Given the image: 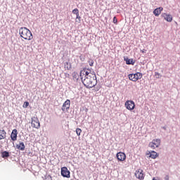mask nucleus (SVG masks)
I'll return each instance as SVG.
<instances>
[{
    "label": "nucleus",
    "mask_w": 180,
    "mask_h": 180,
    "mask_svg": "<svg viewBox=\"0 0 180 180\" xmlns=\"http://www.w3.org/2000/svg\"><path fill=\"white\" fill-rule=\"evenodd\" d=\"M79 75L86 88H94L98 84L96 74L91 69H83L80 71Z\"/></svg>",
    "instance_id": "f257e3e1"
},
{
    "label": "nucleus",
    "mask_w": 180,
    "mask_h": 180,
    "mask_svg": "<svg viewBox=\"0 0 180 180\" xmlns=\"http://www.w3.org/2000/svg\"><path fill=\"white\" fill-rule=\"evenodd\" d=\"M19 34L22 39H24V40L30 41L33 39V34H32V31L26 27H21L19 29Z\"/></svg>",
    "instance_id": "f03ea898"
},
{
    "label": "nucleus",
    "mask_w": 180,
    "mask_h": 180,
    "mask_svg": "<svg viewBox=\"0 0 180 180\" xmlns=\"http://www.w3.org/2000/svg\"><path fill=\"white\" fill-rule=\"evenodd\" d=\"M128 77L130 81L136 82L139 81V79H141V78H143V74H141V72H136V74H130Z\"/></svg>",
    "instance_id": "7ed1b4c3"
},
{
    "label": "nucleus",
    "mask_w": 180,
    "mask_h": 180,
    "mask_svg": "<svg viewBox=\"0 0 180 180\" xmlns=\"http://www.w3.org/2000/svg\"><path fill=\"white\" fill-rule=\"evenodd\" d=\"M161 146V140L160 139H153L151 142L149 143V147L153 148V150H155L158 147Z\"/></svg>",
    "instance_id": "20e7f679"
},
{
    "label": "nucleus",
    "mask_w": 180,
    "mask_h": 180,
    "mask_svg": "<svg viewBox=\"0 0 180 180\" xmlns=\"http://www.w3.org/2000/svg\"><path fill=\"white\" fill-rule=\"evenodd\" d=\"M31 126L34 129H39L40 127V121L37 117H32L31 119Z\"/></svg>",
    "instance_id": "39448f33"
},
{
    "label": "nucleus",
    "mask_w": 180,
    "mask_h": 180,
    "mask_svg": "<svg viewBox=\"0 0 180 180\" xmlns=\"http://www.w3.org/2000/svg\"><path fill=\"white\" fill-rule=\"evenodd\" d=\"M125 108L128 110H133L136 108V104L134 103V101H127L125 102Z\"/></svg>",
    "instance_id": "423d86ee"
},
{
    "label": "nucleus",
    "mask_w": 180,
    "mask_h": 180,
    "mask_svg": "<svg viewBox=\"0 0 180 180\" xmlns=\"http://www.w3.org/2000/svg\"><path fill=\"white\" fill-rule=\"evenodd\" d=\"M135 176L137 179L143 180L144 179V171L141 169H139L135 172Z\"/></svg>",
    "instance_id": "0eeeda50"
},
{
    "label": "nucleus",
    "mask_w": 180,
    "mask_h": 180,
    "mask_svg": "<svg viewBox=\"0 0 180 180\" xmlns=\"http://www.w3.org/2000/svg\"><path fill=\"white\" fill-rule=\"evenodd\" d=\"M71 105V101L66 100L63 106H62V110L63 112H68V110L70 109V106Z\"/></svg>",
    "instance_id": "6e6552de"
},
{
    "label": "nucleus",
    "mask_w": 180,
    "mask_h": 180,
    "mask_svg": "<svg viewBox=\"0 0 180 180\" xmlns=\"http://www.w3.org/2000/svg\"><path fill=\"white\" fill-rule=\"evenodd\" d=\"M61 175L65 178H70V172L68 171V169L66 167H62Z\"/></svg>",
    "instance_id": "1a4fd4ad"
},
{
    "label": "nucleus",
    "mask_w": 180,
    "mask_h": 180,
    "mask_svg": "<svg viewBox=\"0 0 180 180\" xmlns=\"http://www.w3.org/2000/svg\"><path fill=\"white\" fill-rule=\"evenodd\" d=\"M117 159L118 160V161H124V160H126V154L123 152L117 153Z\"/></svg>",
    "instance_id": "9d476101"
},
{
    "label": "nucleus",
    "mask_w": 180,
    "mask_h": 180,
    "mask_svg": "<svg viewBox=\"0 0 180 180\" xmlns=\"http://www.w3.org/2000/svg\"><path fill=\"white\" fill-rule=\"evenodd\" d=\"M11 139L13 141H16L18 140V129H15L12 131Z\"/></svg>",
    "instance_id": "9b49d317"
},
{
    "label": "nucleus",
    "mask_w": 180,
    "mask_h": 180,
    "mask_svg": "<svg viewBox=\"0 0 180 180\" xmlns=\"http://www.w3.org/2000/svg\"><path fill=\"white\" fill-rule=\"evenodd\" d=\"M162 17L164 18L165 20H167V22H172V15L170 14L162 13Z\"/></svg>",
    "instance_id": "f8f14e48"
},
{
    "label": "nucleus",
    "mask_w": 180,
    "mask_h": 180,
    "mask_svg": "<svg viewBox=\"0 0 180 180\" xmlns=\"http://www.w3.org/2000/svg\"><path fill=\"white\" fill-rule=\"evenodd\" d=\"M147 155H149L150 158H153V160H155L157 157H158V153L157 152L152 150L151 152H148Z\"/></svg>",
    "instance_id": "ddd939ff"
},
{
    "label": "nucleus",
    "mask_w": 180,
    "mask_h": 180,
    "mask_svg": "<svg viewBox=\"0 0 180 180\" xmlns=\"http://www.w3.org/2000/svg\"><path fill=\"white\" fill-rule=\"evenodd\" d=\"M162 11H164V8L162 7L157 8L153 11V14L155 15V16H160V15H161Z\"/></svg>",
    "instance_id": "4468645a"
},
{
    "label": "nucleus",
    "mask_w": 180,
    "mask_h": 180,
    "mask_svg": "<svg viewBox=\"0 0 180 180\" xmlns=\"http://www.w3.org/2000/svg\"><path fill=\"white\" fill-rule=\"evenodd\" d=\"M4 139H6V131L1 129L0 130V140H4Z\"/></svg>",
    "instance_id": "2eb2a0df"
},
{
    "label": "nucleus",
    "mask_w": 180,
    "mask_h": 180,
    "mask_svg": "<svg viewBox=\"0 0 180 180\" xmlns=\"http://www.w3.org/2000/svg\"><path fill=\"white\" fill-rule=\"evenodd\" d=\"M16 148H18V150H20L21 151H23L25 150V143L23 142H21L17 144Z\"/></svg>",
    "instance_id": "dca6fc26"
},
{
    "label": "nucleus",
    "mask_w": 180,
    "mask_h": 180,
    "mask_svg": "<svg viewBox=\"0 0 180 180\" xmlns=\"http://www.w3.org/2000/svg\"><path fill=\"white\" fill-rule=\"evenodd\" d=\"M1 157H2V158H8V157H9V152H8V151L2 152Z\"/></svg>",
    "instance_id": "f3484780"
},
{
    "label": "nucleus",
    "mask_w": 180,
    "mask_h": 180,
    "mask_svg": "<svg viewBox=\"0 0 180 180\" xmlns=\"http://www.w3.org/2000/svg\"><path fill=\"white\" fill-rule=\"evenodd\" d=\"M125 61H126V64H127L128 65H130V64H131L132 65H134V62H133V59L127 58L125 59Z\"/></svg>",
    "instance_id": "a211bd4d"
},
{
    "label": "nucleus",
    "mask_w": 180,
    "mask_h": 180,
    "mask_svg": "<svg viewBox=\"0 0 180 180\" xmlns=\"http://www.w3.org/2000/svg\"><path fill=\"white\" fill-rule=\"evenodd\" d=\"M72 77L75 79H79V75L77 72H75L72 73Z\"/></svg>",
    "instance_id": "6ab92c4d"
},
{
    "label": "nucleus",
    "mask_w": 180,
    "mask_h": 180,
    "mask_svg": "<svg viewBox=\"0 0 180 180\" xmlns=\"http://www.w3.org/2000/svg\"><path fill=\"white\" fill-rule=\"evenodd\" d=\"M65 70H71V63L67 62L65 64Z\"/></svg>",
    "instance_id": "aec40b11"
},
{
    "label": "nucleus",
    "mask_w": 180,
    "mask_h": 180,
    "mask_svg": "<svg viewBox=\"0 0 180 180\" xmlns=\"http://www.w3.org/2000/svg\"><path fill=\"white\" fill-rule=\"evenodd\" d=\"M72 13L74 15H76V16L77 15H79V11L78 10V8H75L73 11H72Z\"/></svg>",
    "instance_id": "412c9836"
},
{
    "label": "nucleus",
    "mask_w": 180,
    "mask_h": 180,
    "mask_svg": "<svg viewBox=\"0 0 180 180\" xmlns=\"http://www.w3.org/2000/svg\"><path fill=\"white\" fill-rule=\"evenodd\" d=\"M81 133H82V130L79 128L76 129V134L77 136H81Z\"/></svg>",
    "instance_id": "4be33fe9"
},
{
    "label": "nucleus",
    "mask_w": 180,
    "mask_h": 180,
    "mask_svg": "<svg viewBox=\"0 0 180 180\" xmlns=\"http://www.w3.org/2000/svg\"><path fill=\"white\" fill-rule=\"evenodd\" d=\"M76 22H77V23H81V16H79V14L76 15Z\"/></svg>",
    "instance_id": "5701e85b"
},
{
    "label": "nucleus",
    "mask_w": 180,
    "mask_h": 180,
    "mask_svg": "<svg viewBox=\"0 0 180 180\" xmlns=\"http://www.w3.org/2000/svg\"><path fill=\"white\" fill-rule=\"evenodd\" d=\"M161 74H160L158 72H155V77L157 78V79H160L161 78Z\"/></svg>",
    "instance_id": "b1692460"
},
{
    "label": "nucleus",
    "mask_w": 180,
    "mask_h": 180,
    "mask_svg": "<svg viewBox=\"0 0 180 180\" xmlns=\"http://www.w3.org/2000/svg\"><path fill=\"white\" fill-rule=\"evenodd\" d=\"M89 64L90 67H93L94 66V60L90 59L89 60Z\"/></svg>",
    "instance_id": "393cba45"
},
{
    "label": "nucleus",
    "mask_w": 180,
    "mask_h": 180,
    "mask_svg": "<svg viewBox=\"0 0 180 180\" xmlns=\"http://www.w3.org/2000/svg\"><path fill=\"white\" fill-rule=\"evenodd\" d=\"M45 180H53V178L50 175H47L45 176Z\"/></svg>",
    "instance_id": "a878e982"
},
{
    "label": "nucleus",
    "mask_w": 180,
    "mask_h": 180,
    "mask_svg": "<svg viewBox=\"0 0 180 180\" xmlns=\"http://www.w3.org/2000/svg\"><path fill=\"white\" fill-rule=\"evenodd\" d=\"M27 106H29V102L27 101L24 102L23 108H27Z\"/></svg>",
    "instance_id": "bb28decb"
},
{
    "label": "nucleus",
    "mask_w": 180,
    "mask_h": 180,
    "mask_svg": "<svg viewBox=\"0 0 180 180\" xmlns=\"http://www.w3.org/2000/svg\"><path fill=\"white\" fill-rule=\"evenodd\" d=\"M112 22H113V23H115V24L117 23V18H116V17H114V18H113V20H112Z\"/></svg>",
    "instance_id": "cd10ccee"
},
{
    "label": "nucleus",
    "mask_w": 180,
    "mask_h": 180,
    "mask_svg": "<svg viewBox=\"0 0 180 180\" xmlns=\"http://www.w3.org/2000/svg\"><path fill=\"white\" fill-rule=\"evenodd\" d=\"M141 51L142 53H147V50L146 49H142V50H141Z\"/></svg>",
    "instance_id": "c85d7f7f"
}]
</instances>
